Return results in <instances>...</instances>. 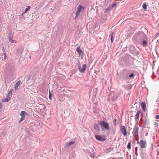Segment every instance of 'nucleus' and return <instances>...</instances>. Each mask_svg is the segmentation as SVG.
<instances>
[{
	"label": "nucleus",
	"instance_id": "nucleus-3",
	"mask_svg": "<svg viewBox=\"0 0 159 159\" xmlns=\"http://www.w3.org/2000/svg\"><path fill=\"white\" fill-rule=\"evenodd\" d=\"M138 129L139 127L137 125L135 126L133 129V139L134 141H135V138L138 136Z\"/></svg>",
	"mask_w": 159,
	"mask_h": 159
},
{
	"label": "nucleus",
	"instance_id": "nucleus-8",
	"mask_svg": "<svg viewBox=\"0 0 159 159\" xmlns=\"http://www.w3.org/2000/svg\"><path fill=\"white\" fill-rule=\"evenodd\" d=\"M95 137L96 139L99 141L103 142L106 140V139L105 138L102 137L100 135H95Z\"/></svg>",
	"mask_w": 159,
	"mask_h": 159
},
{
	"label": "nucleus",
	"instance_id": "nucleus-21",
	"mask_svg": "<svg viewBox=\"0 0 159 159\" xmlns=\"http://www.w3.org/2000/svg\"><path fill=\"white\" fill-rule=\"evenodd\" d=\"M9 41L11 43H15L16 42L15 40H13L12 38H9Z\"/></svg>",
	"mask_w": 159,
	"mask_h": 159
},
{
	"label": "nucleus",
	"instance_id": "nucleus-24",
	"mask_svg": "<svg viewBox=\"0 0 159 159\" xmlns=\"http://www.w3.org/2000/svg\"><path fill=\"white\" fill-rule=\"evenodd\" d=\"M142 7L144 8V10H146L147 9V5L146 3H143L142 5Z\"/></svg>",
	"mask_w": 159,
	"mask_h": 159
},
{
	"label": "nucleus",
	"instance_id": "nucleus-36",
	"mask_svg": "<svg viewBox=\"0 0 159 159\" xmlns=\"http://www.w3.org/2000/svg\"><path fill=\"white\" fill-rule=\"evenodd\" d=\"M30 79V76H29V77H28L27 78V81H28Z\"/></svg>",
	"mask_w": 159,
	"mask_h": 159
},
{
	"label": "nucleus",
	"instance_id": "nucleus-19",
	"mask_svg": "<svg viewBox=\"0 0 159 159\" xmlns=\"http://www.w3.org/2000/svg\"><path fill=\"white\" fill-rule=\"evenodd\" d=\"M14 34L12 32V31H10L9 33V35L8 36V38H12Z\"/></svg>",
	"mask_w": 159,
	"mask_h": 159
},
{
	"label": "nucleus",
	"instance_id": "nucleus-30",
	"mask_svg": "<svg viewBox=\"0 0 159 159\" xmlns=\"http://www.w3.org/2000/svg\"><path fill=\"white\" fill-rule=\"evenodd\" d=\"M147 121H148L147 120V119H146L144 121V127H145L146 126V124H147Z\"/></svg>",
	"mask_w": 159,
	"mask_h": 159
},
{
	"label": "nucleus",
	"instance_id": "nucleus-7",
	"mask_svg": "<svg viewBox=\"0 0 159 159\" xmlns=\"http://www.w3.org/2000/svg\"><path fill=\"white\" fill-rule=\"evenodd\" d=\"M140 44L144 47H145L147 46L148 44V39L147 36L145 38L143 39V40L142 42Z\"/></svg>",
	"mask_w": 159,
	"mask_h": 159
},
{
	"label": "nucleus",
	"instance_id": "nucleus-9",
	"mask_svg": "<svg viewBox=\"0 0 159 159\" xmlns=\"http://www.w3.org/2000/svg\"><path fill=\"white\" fill-rule=\"evenodd\" d=\"M120 129L123 135L124 136H126L127 135V130L125 127L124 126H122L121 127Z\"/></svg>",
	"mask_w": 159,
	"mask_h": 159
},
{
	"label": "nucleus",
	"instance_id": "nucleus-14",
	"mask_svg": "<svg viewBox=\"0 0 159 159\" xmlns=\"http://www.w3.org/2000/svg\"><path fill=\"white\" fill-rule=\"evenodd\" d=\"M21 82V81L19 80L15 84L14 87V89L15 90H16L17 89L18 87L20 85Z\"/></svg>",
	"mask_w": 159,
	"mask_h": 159
},
{
	"label": "nucleus",
	"instance_id": "nucleus-29",
	"mask_svg": "<svg viewBox=\"0 0 159 159\" xmlns=\"http://www.w3.org/2000/svg\"><path fill=\"white\" fill-rule=\"evenodd\" d=\"M25 119H24L22 118H21L20 120L19 121V123H21Z\"/></svg>",
	"mask_w": 159,
	"mask_h": 159
},
{
	"label": "nucleus",
	"instance_id": "nucleus-6",
	"mask_svg": "<svg viewBox=\"0 0 159 159\" xmlns=\"http://www.w3.org/2000/svg\"><path fill=\"white\" fill-rule=\"evenodd\" d=\"M147 143L146 141L141 140L140 141V147L144 149L146 148Z\"/></svg>",
	"mask_w": 159,
	"mask_h": 159
},
{
	"label": "nucleus",
	"instance_id": "nucleus-41",
	"mask_svg": "<svg viewBox=\"0 0 159 159\" xmlns=\"http://www.w3.org/2000/svg\"><path fill=\"white\" fill-rule=\"evenodd\" d=\"M83 69V67L82 68L81 67V69Z\"/></svg>",
	"mask_w": 159,
	"mask_h": 159
},
{
	"label": "nucleus",
	"instance_id": "nucleus-12",
	"mask_svg": "<svg viewBox=\"0 0 159 159\" xmlns=\"http://www.w3.org/2000/svg\"><path fill=\"white\" fill-rule=\"evenodd\" d=\"M20 115L21 116V118L25 119V116L26 115H28V114L25 111H22L20 113Z\"/></svg>",
	"mask_w": 159,
	"mask_h": 159
},
{
	"label": "nucleus",
	"instance_id": "nucleus-38",
	"mask_svg": "<svg viewBox=\"0 0 159 159\" xmlns=\"http://www.w3.org/2000/svg\"><path fill=\"white\" fill-rule=\"evenodd\" d=\"M2 107V104H0V109Z\"/></svg>",
	"mask_w": 159,
	"mask_h": 159
},
{
	"label": "nucleus",
	"instance_id": "nucleus-35",
	"mask_svg": "<svg viewBox=\"0 0 159 159\" xmlns=\"http://www.w3.org/2000/svg\"><path fill=\"white\" fill-rule=\"evenodd\" d=\"M105 20L104 18H102L101 19V21L102 22V23H104L105 22Z\"/></svg>",
	"mask_w": 159,
	"mask_h": 159
},
{
	"label": "nucleus",
	"instance_id": "nucleus-31",
	"mask_svg": "<svg viewBox=\"0 0 159 159\" xmlns=\"http://www.w3.org/2000/svg\"><path fill=\"white\" fill-rule=\"evenodd\" d=\"M155 118L156 119H159V115H156L155 116Z\"/></svg>",
	"mask_w": 159,
	"mask_h": 159
},
{
	"label": "nucleus",
	"instance_id": "nucleus-39",
	"mask_svg": "<svg viewBox=\"0 0 159 159\" xmlns=\"http://www.w3.org/2000/svg\"><path fill=\"white\" fill-rule=\"evenodd\" d=\"M157 101H159V98L157 99Z\"/></svg>",
	"mask_w": 159,
	"mask_h": 159
},
{
	"label": "nucleus",
	"instance_id": "nucleus-2",
	"mask_svg": "<svg viewBox=\"0 0 159 159\" xmlns=\"http://www.w3.org/2000/svg\"><path fill=\"white\" fill-rule=\"evenodd\" d=\"M98 123L99 125L101 126L102 131H104L105 130L107 131L110 130V127L107 122L102 120L98 121Z\"/></svg>",
	"mask_w": 159,
	"mask_h": 159
},
{
	"label": "nucleus",
	"instance_id": "nucleus-20",
	"mask_svg": "<svg viewBox=\"0 0 159 159\" xmlns=\"http://www.w3.org/2000/svg\"><path fill=\"white\" fill-rule=\"evenodd\" d=\"M141 107L143 109V110L144 111H145V107H146V104L144 102H143L141 103Z\"/></svg>",
	"mask_w": 159,
	"mask_h": 159
},
{
	"label": "nucleus",
	"instance_id": "nucleus-13",
	"mask_svg": "<svg viewBox=\"0 0 159 159\" xmlns=\"http://www.w3.org/2000/svg\"><path fill=\"white\" fill-rule=\"evenodd\" d=\"M75 143V141H70L67 143H66L65 147H69L70 146L74 144Z\"/></svg>",
	"mask_w": 159,
	"mask_h": 159
},
{
	"label": "nucleus",
	"instance_id": "nucleus-15",
	"mask_svg": "<svg viewBox=\"0 0 159 159\" xmlns=\"http://www.w3.org/2000/svg\"><path fill=\"white\" fill-rule=\"evenodd\" d=\"M94 128L95 130L98 131H100V127L99 126V124H95L94 125Z\"/></svg>",
	"mask_w": 159,
	"mask_h": 159
},
{
	"label": "nucleus",
	"instance_id": "nucleus-26",
	"mask_svg": "<svg viewBox=\"0 0 159 159\" xmlns=\"http://www.w3.org/2000/svg\"><path fill=\"white\" fill-rule=\"evenodd\" d=\"M80 12H80V11H76V13H75L76 16H78L80 15Z\"/></svg>",
	"mask_w": 159,
	"mask_h": 159
},
{
	"label": "nucleus",
	"instance_id": "nucleus-22",
	"mask_svg": "<svg viewBox=\"0 0 159 159\" xmlns=\"http://www.w3.org/2000/svg\"><path fill=\"white\" fill-rule=\"evenodd\" d=\"M30 8V6H28L27 7V8H26L25 11V12L22 13V14L25 13H26L27 11Z\"/></svg>",
	"mask_w": 159,
	"mask_h": 159
},
{
	"label": "nucleus",
	"instance_id": "nucleus-17",
	"mask_svg": "<svg viewBox=\"0 0 159 159\" xmlns=\"http://www.w3.org/2000/svg\"><path fill=\"white\" fill-rule=\"evenodd\" d=\"M10 99V98L9 97H7V98H4L2 100V101L4 102H7Z\"/></svg>",
	"mask_w": 159,
	"mask_h": 159
},
{
	"label": "nucleus",
	"instance_id": "nucleus-18",
	"mask_svg": "<svg viewBox=\"0 0 159 159\" xmlns=\"http://www.w3.org/2000/svg\"><path fill=\"white\" fill-rule=\"evenodd\" d=\"M82 8H83V7L81 5H80L78 6V7H77V11L81 12V11Z\"/></svg>",
	"mask_w": 159,
	"mask_h": 159
},
{
	"label": "nucleus",
	"instance_id": "nucleus-23",
	"mask_svg": "<svg viewBox=\"0 0 159 159\" xmlns=\"http://www.w3.org/2000/svg\"><path fill=\"white\" fill-rule=\"evenodd\" d=\"M127 148L128 149H130L131 148V143L129 142L128 143V145L127 146Z\"/></svg>",
	"mask_w": 159,
	"mask_h": 159
},
{
	"label": "nucleus",
	"instance_id": "nucleus-27",
	"mask_svg": "<svg viewBox=\"0 0 159 159\" xmlns=\"http://www.w3.org/2000/svg\"><path fill=\"white\" fill-rule=\"evenodd\" d=\"M49 98L50 100H52V96L50 94V92H49Z\"/></svg>",
	"mask_w": 159,
	"mask_h": 159
},
{
	"label": "nucleus",
	"instance_id": "nucleus-34",
	"mask_svg": "<svg viewBox=\"0 0 159 159\" xmlns=\"http://www.w3.org/2000/svg\"><path fill=\"white\" fill-rule=\"evenodd\" d=\"M4 59L5 60V59H6V57H7L6 54L5 53V52H4Z\"/></svg>",
	"mask_w": 159,
	"mask_h": 159
},
{
	"label": "nucleus",
	"instance_id": "nucleus-37",
	"mask_svg": "<svg viewBox=\"0 0 159 159\" xmlns=\"http://www.w3.org/2000/svg\"><path fill=\"white\" fill-rule=\"evenodd\" d=\"M135 152H137V149H138V148H137V147H136L135 148Z\"/></svg>",
	"mask_w": 159,
	"mask_h": 159
},
{
	"label": "nucleus",
	"instance_id": "nucleus-43",
	"mask_svg": "<svg viewBox=\"0 0 159 159\" xmlns=\"http://www.w3.org/2000/svg\"><path fill=\"white\" fill-rule=\"evenodd\" d=\"M14 79V78H13V79L12 80H13Z\"/></svg>",
	"mask_w": 159,
	"mask_h": 159
},
{
	"label": "nucleus",
	"instance_id": "nucleus-5",
	"mask_svg": "<svg viewBox=\"0 0 159 159\" xmlns=\"http://www.w3.org/2000/svg\"><path fill=\"white\" fill-rule=\"evenodd\" d=\"M117 6V3H115L111 5H110L107 8L105 9L104 10V13H107L108 11H110L111 9H112L113 8L116 7Z\"/></svg>",
	"mask_w": 159,
	"mask_h": 159
},
{
	"label": "nucleus",
	"instance_id": "nucleus-10",
	"mask_svg": "<svg viewBox=\"0 0 159 159\" xmlns=\"http://www.w3.org/2000/svg\"><path fill=\"white\" fill-rule=\"evenodd\" d=\"M76 51L80 56H83V52L81 49L80 46L78 47L77 48Z\"/></svg>",
	"mask_w": 159,
	"mask_h": 159
},
{
	"label": "nucleus",
	"instance_id": "nucleus-44",
	"mask_svg": "<svg viewBox=\"0 0 159 159\" xmlns=\"http://www.w3.org/2000/svg\"><path fill=\"white\" fill-rule=\"evenodd\" d=\"M49 15L50 16H51L50 15Z\"/></svg>",
	"mask_w": 159,
	"mask_h": 159
},
{
	"label": "nucleus",
	"instance_id": "nucleus-25",
	"mask_svg": "<svg viewBox=\"0 0 159 159\" xmlns=\"http://www.w3.org/2000/svg\"><path fill=\"white\" fill-rule=\"evenodd\" d=\"M13 90V89H11L9 92L8 94V96H9V95L10 94H11H11L12 92V91Z\"/></svg>",
	"mask_w": 159,
	"mask_h": 159
},
{
	"label": "nucleus",
	"instance_id": "nucleus-32",
	"mask_svg": "<svg viewBox=\"0 0 159 159\" xmlns=\"http://www.w3.org/2000/svg\"><path fill=\"white\" fill-rule=\"evenodd\" d=\"M111 42H113V35H112L111 36Z\"/></svg>",
	"mask_w": 159,
	"mask_h": 159
},
{
	"label": "nucleus",
	"instance_id": "nucleus-1",
	"mask_svg": "<svg viewBox=\"0 0 159 159\" xmlns=\"http://www.w3.org/2000/svg\"><path fill=\"white\" fill-rule=\"evenodd\" d=\"M147 36L143 31H140L136 34L133 38V41L136 43H140L143 39L145 38Z\"/></svg>",
	"mask_w": 159,
	"mask_h": 159
},
{
	"label": "nucleus",
	"instance_id": "nucleus-33",
	"mask_svg": "<svg viewBox=\"0 0 159 159\" xmlns=\"http://www.w3.org/2000/svg\"><path fill=\"white\" fill-rule=\"evenodd\" d=\"M111 148V147H110L108 149H106V152H107V153H108L109 152V150H110Z\"/></svg>",
	"mask_w": 159,
	"mask_h": 159
},
{
	"label": "nucleus",
	"instance_id": "nucleus-11",
	"mask_svg": "<svg viewBox=\"0 0 159 159\" xmlns=\"http://www.w3.org/2000/svg\"><path fill=\"white\" fill-rule=\"evenodd\" d=\"M141 112V110H139L137 111L135 116V120L136 122H138L139 121V115L140 113Z\"/></svg>",
	"mask_w": 159,
	"mask_h": 159
},
{
	"label": "nucleus",
	"instance_id": "nucleus-42",
	"mask_svg": "<svg viewBox=\"0 0 159 159\" xmlns=\"http://www.w3.org/2000/svg\"><path fill=\"white\" fill-rule=\"evenodd\" d=\"M139 143V141H138V142H137V143Z\"/></svg>",
	"mask_w": 159,
	"mask_h": 159
},
{
	"label": "nucleus",
	"instance_id": "nucleus-16",
	"mask_svg": "<svg viewBox=\"0 0 159 159\" xmlns=\"http://www.w3.org/2000/svg\"><path fill=\"white\" fill-rule=\"evenodd\" d=\"M117 98V95L116 94H115L112 98V101L114 102H115Z\"/></svg>",
	"mask_w": 159,
	"mask_h": 159
},
{
	"label": "nucleus",
	"instance_id": "nucleus-4",
	"mask_svg": "<svg viewBox=\"0 0 159 159\" xmlns=\"http://www.w3.org/2000/svg\"><path fill=\"white\" fill-rule=\"evenodd\" d=\"M78 65H79V71L82 73H83L85 70L86 68V65L85 64H84L82 66L83 67V69H81V64L79 60H78Z\"/></svg>",
	"mask_w": 159,
	"mask_h": 159
},
{
	"label": "nucleus",
	"instance_id": "nucleus-40",
	"mask_svg": "<svg viewBox=\"0 0 159 159\" xmlns=\"http://www.w3.org/2000/svg\"><path fill=\"white\" fill-rule=\"evenodd\" d=\"M135 154H136V155H137V156L138 155V154L137 153V152H135Z\"/></svg>",
	"mask_w": 159,
	"mask_h": 159
},
{
	"label": "nucleus",
	"instance_id": "nucleus-28",
	"mask_svg": "<svg viewBox=\"0 0 159 159\" xmlns=\"http://www.w3.org/2000/svg\"><path fill=\"white\" fill-rule=\"evenodd\" d=\"M134 75L133 73H131L129 75V77L130 78H132L134 77Z\"/></svg>",
	"mask_w": 159,
	"mask_h": 159
}]
</instances>
